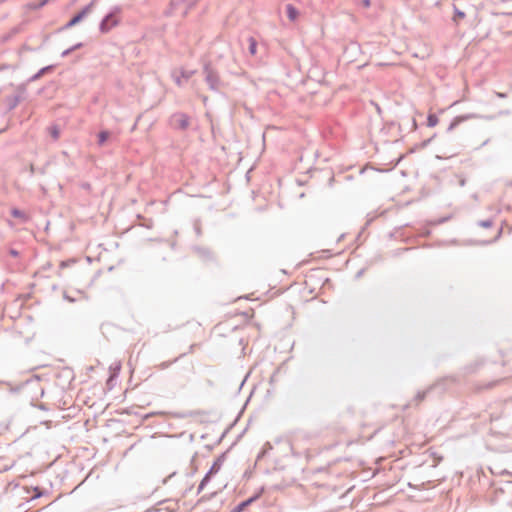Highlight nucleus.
Listing matches in <instances>:
<instances>
[{
    "instance_id": "f257e3e1",
    "label": "nucleus",
    "mask_w": 512,
    "mask_h": 512,
    "mask_svg": "<svg viewBox=\"0 0 512 512\" xmlns=\"http://www.w3.org/2000/svg\"><path fill=\"white\" fill-rule=\"evenodd\" d=\"M14 392L24 391L27 394H32V400L42 398L44 396V387L40 383L38 376H33L22 382L15 388H11Z\"/></svg>"
},
{
    "instance_id": "f03ea898",
    "label": "nucleus",
    "mask_w": 512,
    "mask_h": 512,
    "mask_svg": "<svg viewBox=\"0 0 512 512\" xmlns=\"http://www.w3.org/2000/svg\"><path fill=\"white\" fill-rule=\"evenodd\" d=\"M122 12V8L118 5L113 6L110 11L102 18L99 23V31L102 34L109 33L114 27L120 23L119 15Z\"/></svg>"
},
{
    "instance_id": "7ed1b4c3",
    "label": "nucleus",
    "mask_w": 512,
    "mask_h": 512,
    "mask_svg": "<svg viewBox=\"0 0 512 512\" xmlns=\"http://www.w3.org/2000/svg\"><path fill=\"white\" fill-rule=\"evenodd\" d=\"M199 0H171L169 4V8L166 10V16H172L177 11H179L182 6L184 8L181 10V16L186 17L189 11L195 7Z\"/></svg>"
},
{
    "instance_id": "20e7f679",
    "label": "nucleus",
    "mask_w": 512,
    "mask_h": 512,
    "mask_svg": "<svg viewBox=\"0 0 512 512\" xmlns=\"http://www.w3.org/2000/svg\"><path fill=\"white\" fill-rule=\"evenodd\" d=\"M95 3H96V0H92L89 4L85 5L80 11L75 13L65 25L60 27L58 29V32L68 30V29L76 26L77 24L81 23L87 17V15L92 11Z\"/></svg>"
},
{
    "instance_id": "39448f33",
    "label": "nucleus",
    "mask_w": 512,
    "mask_h": 512,
    "mask_svg": "<svg viewBox=\"0 0 512 512\" xmlns=\"http://www.w3.org/2000/svg\"><path fill=\"white\" fill-rule=\"evenodd\" d=\"M203 73L205 74V81L212 91H218L220 78L217 71L212 67L210 62H206L203 66Z\"/></svg>"
},
{
    "instance_id": "423d86ee",
    "label": "nucleus",
    "mask_w": 512,
    "mask_h": 512,
    "mask_svg": "<svg viewBox=\"0 0 512 512\" xmlns=\"http://www.w3.org/2000/svg\"><path fill=\"white\" fill-rule=\"evenodd\" d=\"M169 124L175 129L186 130L190 125V117L184 112H176L170 116Z\"/></svg>"
},
{
    "instance_id": "0eeeda50",
    "label": "nucleus",
    "mask_w": 512,
    "mask_h": 512,
    "mask_svg": "<svg viewBox=\"0 0 512 512\" xmlns=\"http://www.w3.org/2000/svg\"><path fill=\"white\" fill-rule=\"evenodd\" d=\"M57 385L62 389L70 387L72 381L75 379V374L72 368L64 367L56 373Z\"/></svg>"
},
{
    "instance_id": "6e6552de",
    "label": "nucleus",
    "mask_w": 512,
    "mask_h": 512,
    "mask_svg": "<svg viewBox=\"0 0 512 512\" xmlns=\"http://www.w3.org/2000/svg\"><path fill=\"white\" fill-rule=\"evenodd\" d=\"M265 491V488L262 486L260 487L253 495L248 497L247 499L241 501L238 503L230 512H243L246 510L250 505H252L254 502H256L258 499L261 498Z\"/></svg>"
},
{
    "instance_id": "1a4fd4ad",
    "label": "nucleus",
    "mask_w": 512,
    "mask_h": 512,
    "mask_svg": "<svg viewBox=\"0 0 512 512\" xmlns=\"http://www.w3.org/2000/svg\"><path fill=\"white\" fill-rule=\"evenodd\" d=\"M229 450L230 449H227L226 451L222 452L212 463L211 467L209 468V470L206 472V474L204 475V478H209V482L211 481L212 477L214 475H216L223 463L225 462L226 458H227V454L229 453Z\"/></svg>"
},
{
    "instance_id": "9d476101",
    "label": "nucleus",
    "mask_w": 512,
    "mask_h": 512,
    "mask_svg": "<svg viewBox=\"0 0 512 512\" xmlns=\"http://www.w3.org/2000/svg\"><path fill=\"white\" fill-rule=\"evenodd\" d=\"M444 384H445V379H441V380L437 381L435 384L429 386L426 390L418 391L414 397V402L416 403V405H418L421 401H423L432 390L441 387V391H444L445 390Z\"/></svg>"
},
{
    "instance_id": "9b49d317",
    "label": "nucleus",
    "mask_w": 512,
    "mask_h": 512,
    "mask_svg": "<svg viewBox=\"0 0 512 512\" xmlns=\"http://www.w3.org/2000/svg\"><path fill=\"white\" fill-rule=\"evenodd\" d=\"M478 115L477 114H474V113H469V114H464V115H458L456 117H454L452 119V121L450 122L448 128H447V132H451L453 131L456 127H458L461 123L467 121V120H470V119H474V118H477Z\"/></svg>"
},
{
    "instance_id": "f8f14e48",
    "label": "nucleus",
    "mask_w": 512,
    "mask_h": 512,
    "mask_svg": "<svg viewBox=\"0 0 512 512\" xmlns=\"http://www.w3.org/2000/svg\"><path fill=\"white\" fill-rule=\"evenodd\" d=\"M56 65L50 64L39 69L35 74L28 78L27 83L35 82L39 80L43 75L51 73L55 70Z\"/></svg>"
},
{
    "instance_id": "ddd939ff",
    "label": "nucleus",
    "mask_w": 512,
    "mask_h": 512,
    "mask_svg": "<svg viewBox=\"0 0 512 512\" xmlns=\"http://www.w3.org/2000/svg\"><path fill=\"white\" fill-rule=\"evenodd\" d=\"M20 102H21V95L7 96L5 98L7 112L14 110Z\"/></svg>"
},
{
    "instance_id": "4468645a",
    "label": "nucleus",
    "mask_w": 512,
    "mask_h": 512,
    "mask_svg": "<svg viewBox=\"0 0 512 512\" xmlns=\"http://www.w3.org/2000/svg\"><path fill=\"white\" fill-rule=\"evenodd\" d=\"M286 16L290 21H296L300 15V11L293 4H287L285 6Z\"/></svg>"
},
{
    "instance_id": "2eb2a0df",
    "label": "nucleus",
    "mask_w": 512,
    "mask_h": 512,
    "mask_svg": "<svg viewBox=\"0 0 512 512\" xmlns=\"http://www.w3.org/2000/svg\"><path fill=\"white\" fill-rule=\"evenodd\" d=\"M10 214H11V216H12L13 218L20 219V220H22L23 222H27V221H28V216H27V214H26L23 210H21V209H19V208H17V207H13V208L10 210Z\"/></svg>"
},
{
    "instance_id": "dca6fc26",
    "label": "nucleus",
    "mask_w": 512,
    "mask_h": 512,
    "mask_svg": "<svg viewBox=\"0 0 512 512\" xmlns=\"http://www.w3.org/2000/svg\"><path fill=\"white\" fill-rule=\"evenodd\" d=\"M111 132L109 130H101L97 134V143L99 146H103L107 140L110 138Z\"/></svg>"
},
{
    "instance_id": "f3484780",
    "label": "nucleus",
    "mask_w": 512,
    "mask_h": 512,
    "mask_svg": "<svg viewBox=\"0 0 512 512\" xmlns=\"http://www.w3.org/2000/svg\"><path fill=\"white\" fill-rule=\"evenodd\" d=\"M50 2V0H39V1H33L29 2L27 4V8L30 10H39L43 8L45 5H47Z\"/></svg>"
},
{
    "instance_id": "a211bd4d",
    "label": "nucleus",
    "mask_w": 512,
    "mask_h": 512,
    "mask_svg": "<svg viewBox=\"0 0 512 512\" xmlns=\"http://www.w3.org/2000/svg\"><path fill=\"white\" fill-rule=\"evenodd\" d=\"M466 17L464 11L460 10L456 5H453V17L452 20L458 23L459 20H462Z\"/></svg>"
},
{
    "instance_id": "6ab92c4d",
    "label": "nucleus",
    "mask_w": 512,
    "mask_h": 512,
    "mask_svg": "<svg viewBox=\"0 0 512 512\" xmlns=\"http://www.w3.org/2000/svg\"><path fill=\"white\" fill-rule=\"evenodd\" d=\"M195 250L197 253L206 260H212L213 255L212 252L208 248L204 247H196Z\"/></svg>"
},
{
    "instance_id": "aec40b11",
    "label": "nucleus",
    "mask_w": 512,
    "mask_h": 512,
    "mask_svg": "<svg viewBox=\"0 0 512 512\" xmlns=\"http://www.w3.org/2000/svg\"><path fill=\"white\" fill-rule=\"evenodd\" d=\"M48 132L54 140H58L60 137V127L57 124H53L48 127Z\"/></svg>"
},
{
    "instance_id": "412c9836",
    "label": "nucleus",
    "mask_w": 512,
    "mask_h": 512,
    "mask_svg": "<svg viewBox=\"0 0 512 512\" xmlns=\"http://www.w3.org/2000/svg\"><path fill=\"white\" fill-rule=\"evenodd\" d=\"M273 449V446L270 442H266L261 451L258 453L257 455V460H260L261 458H263L267 453H269L271 450Z\"/></svg>"
},
{
    "instance_id": "4be33fe9",
    "label": "nucleus",
    "mask_w": 512,
    "mask_h": 512,
    "mask_svg": "<svg viewBox=\"0 0 512 512\" xmlns=\"http://www.w3.org/2000/svg\"><path fill=\"white\" fill-rule=\"evenodd\" d=\"M439 122V118L434 113H429L427 116V126L432 128L435 127Z\"/></svg>"
},
{
    "instance_id": "5701e85b",
    "label": "nucleus",
    "mask_w": 512,
    "mask_h": 512,
    "mask_svg": "<svg viewBox=\"0 0 512 512\" xmlns=\"http://www.w3.org/2000/svg\"><path fill=\"white\" fill-rule=\"evenodd\" d=\"M32 490L34 491V495L30 498L29 501L38 499L47 493L46 490L40 488L39 486L32 487Z\"/></svg>"
},
{
    "instance_id": "b1692460",
    "label": "nucleus",
    "mask_w": 512,
    "mask_h": 512,
    "mask_svg": "<svg viewBox=\"0 0 512 512\" xmlns=\"http://www.w3.org/2000/svg\"><path fill=\"white\" fill-rule=\"evenodd\" d=\"M482 365H483V362H482V361H478V360H477V361H475L474 363H472V364H470V365H467V366L465 367V371H466L467 373H474V372H476V371L478 370V368H479L480 366H482Z\"/></svg>"
},
{
    "instance_id": "393cba45",
    "label": "nucleus",
    "mask_w": 512,
    "mask_h": 512,
    "mask_svg": "<svg viewBox=\"0 0 512 512\" xmlns=\"http://www.w3.org/2000/svg\"><path fill=\"white\" fill-rule=\"evenodd\" d=\"M185 356V353L181 354L179 357H176L175 359L171 361H164L158 365V368L160 370H165L168 367H170L173 363L177 362L181 357Z\"/></svg>"
},
{
    "instance_id": "a878e982",
    "label": "nucleus",
    "mask_w": 512,
    "mask_h": 512,
    "mask_svg": "<svg viewBox=\"0 0 512 512\" xmlns=\"http://www.w3.org/2000/svg\"><path fill=\"white\" fill-rule=\"evenodd\" d=\"M27 84L28 83L26 82V83H21L16 86V94L15 95H21V100L23 99L24 95L27 92Z\"/></svg>"
},
{
    "instance_id": "bb28decb",
    "label": "nucleus",
    "mask_w": 512,
    "mask_h": 512,
    "mask_svg": "<svg viewBox=\"0 0 512 512\" xmlns=\"http://www.w3.org/2000/svg\"><path fill=\"white\" fill-rule=\"evenodd\" d=\"M248 51L251 55H255L257 53V41L253 37L249 38Z\"/></svg>"
},
{
    "instance_id": "cd10ccee",
    "label": "nucleus",
    "mask_w": 512,
    "mask_h": 512,
    "mask_svg": "<svg viewBox=\"0 0 512 512\" xmlns=\"http://www.w3.org/2000/svg\"><path fill=\"white\" fill-rule=\"evenodd\" d=\"M240 417H241V412L238 413V415L236 416L233 423L222 433V435L217 440V443H220L222 441V439L226 436V434L229 432V430L237 423V421L240 419Z\"/></svg>"
},
{
    "instance_id": "c85d7f7f",
    "label": "nucleus",
    "mask_w": 512,
    "mask_h": 512,
    "mask_svg": "<svg viewBox=\"0 0 512 512\" xmlns=\"http://www.w3.org/2000/svg\"><path fill=\"white\" fill-rule=\"evenodd\" d=\"M240 417H241V412L238 413V415L236 416L233 423L222 433V435L217 440V443H220L222 441V439L226 436V434L229 432V430L237 423V421L240 419Z\"/></svg>"
},
{
    "instance_id": "c756f323",
    "label": "nucleus",
    "mask_w": 512,
    "mask_h": 512,
    "mask_svg": "<svg viewBox=\"0 0 512 512\" xmlns=\"http://www.w3.org/2000/svg\"><path fill=\"white\" fill-rule=\"evenodd\" d=\"M240 417H241V412L238 413V415L236 416L233 423L222 433V435L217 440V443H220L222 441V439L226 436V434L229 432V430L237 423V421L240 419Z\"/></svg>"
},
{
    "instance_id": "7c9ffc66",
    "label": "nucleus",
    "mask_w": 512,
    "mask_h": 512,
    "mask_svg": "<svg viewBox=\"0 0 512 512\" xmlns=\"http://www.w3.org/2000/svg\"><path fill=\"white\" fill-rule=\"evenodd\" d=\"M436 137V133H434L431 137H429L428 139H425L424 141L420 142V143H417V146H419V149H424L426 148L431 142L432 140Z\"/></svg>"
},
{
    "instance_id": "2f4dec72",
    "label": "nucleus",
    "mask_w": 512,
    "mask_h": 512,
    "mask_svg": "<svg viewBox=\"0 0 512 512\" xmlns=\"http://www.w3.org/2000/svg\"><path fill=\"white\" fill-rule=\"evenodd\" d=\"M209 483V478H202V480L200 481L199 485H198V488H197V494H200L204 488L206 487V485Z\"/></svg>"
},
{
    "instance_id": "473e14b6",
    "label": "nucleus",
    "mask_w": 512,
    "mask_h": 512,
    "mask_svg": "<svg viewBox=\"0 0 512 512\" xmlns=\"http://www.w3.org/2000/svg\"><path fill=\"white\" fill-rule=\"evenodd\" d=\"M478 225L483 228H491L493 226V220L492 219L480 220L478 222Z\"/></svg>"
},
{
    "instance_id": "72a5a7b5",
    "label": "nucleus",
    "mask_w": 512,
    "mask_h": 512,
    "mask_svg": "<svg viewBox=\"0 0 512 512\" xmlns=\"http://www.w3.org/2000/svg\"><path fill=\"white\" fill-rule=\"evenodd\" d=\"M180 73H181L182 78L188 80L190 77H192V75L195 73V71L182 69Z\"/></svg>"
},
{
    "instance_id": "f704fd0d",
    "label": "nucleus",
    "mask_w": 512,
    "mask_h": 512,
    "mask_svg": "<svg viewBox=\"0 0 512 512\" xmlns=\"http://www.w3.org/2000/svg\"><path fill=\"white\" fill-rule=\"evenodd\" d=\"M217 492H213V493H210V494H205L203 495L199 500H198V503H201V502H205V501H208L212 498H214L216 496Z\"/></svg>"
},
{
    "instance_id": "c9c22d12",
    "label": "nucleus",
    "mask_w": 512,
    "mask_h": 512,
    "mask_svg": "<svg viewBox=\"0 0 512 512\" xmlns=\"http://www.w3.org/2000/svg\"><path fill=\"white\" fill-rule=\"evenodd\" d=\"M449 219H451V216H450V215H448V216H445V217H442V218H439V219L435 220V221L433 222V224H436V225H438V224H443V223L447 222Z\"/></svg>"
},
{
    "instance_id": "e433bc0d",
    "label": "nucleus",
    "mask_w": 512,
    "mask_h": 512,
    "mask_svg": "<svg viewBox=\"0 0 512 512\" xmlns=\"http://www.w3.org/2000/svg\"><path fill=\"white\" fill-rule=\"evenodd\" d=\"M120 368H121L120 364H117L114 368L110 367V372L111 371L113 372V375H114L115 378L118 376Z\"/></svg>"
},
{
    "instance_id": "4c0bfd02",
    "label": "nucleus",
    "mask_w": 512,
    "mask_h": 512,
    "mask_svg": "<svg viewBox=\"0 0 512 512\" xmlns=\"http://www.w3.org/2000/svg\"><path fill=\"white\" fill-rule=\"evenodd\" d=\"M82 47H84V43L83 42H78L74 45L71 46V50L70 51H76V50H79L81 49Z\"/></svg>"
},
{
    "instance_id": "58836bf2",
    "label": "nucleus",
    "mask_w": 512,
    "mask_h": 512,
    "mask_svg": "<svg viewBox=\"0 0 512 512\" xmlns=\"http://www.w3.org/2000/svg\"><path fill=\"white\" fill-rule=\"evenodd\" d=\"M114 379H115V377H114V375H113V372L111 371L110 376H109V378H108V380H107V383H106V384H107V386H109V388H110V389H111V388H112V386H113V381H114Z\"/></svg>"
},
{
    "instance_id": "ea45409f",
    "label": "nucleus",
    "mask_w": 512,
    "mask_h": 512,
    "mask_svg": "<svg viewBox=\"0 0 512 512\" xmlns=\"http://www.w3.org/2000/svg\"><path fill=\"white\" fill-rule=\"evenodd\" d=\"M71 263H75V260L74 259H70V260H67V261H62L60 263V267L61 268H65V267L69 266Z\"/></svg>"
},
{
    "instance_id": "a19ab883",
    "label": "nucleus",
    "mask_w": 512,
    "mask_h": 512,
    "mask_svg": "<svg viewBox=\"0 0 512 512\" xmlns=\"http://www.w3.org/2000/svg\"><path fill=\"white\" fill-rule=\"evenodd\" d=\"M63 298H64L66 301L70 302V303H74V302H76V299H75V298H73V297H71V296H69V295L67 294V292H64V293H63Z\"/></svg>"
},
{
    "instance_id": "79ce46f5",
    "label": "nucleus",
    "mask_w": 512,
    "mask_h": 512,
    "mask_svg": "<svg viewBox=\"0 0 512 512\" xmlns=\"http://www.w3.org/2000/svg\"><path fill=\"white\" fill-rule=\"evenodd\" d=\"M32 405L37 407V408H39V409H41V410H44V411H48L49 410L47 404H45V403H40V404H37V405L32 404Z\"/></svg>"
},
{
    "instance_id": "37998d69",
    "label": "nucleus",
    "mask_w": 512,
    "mask_h": 512,
    "mask_svg": "<svg viewBox=\"0 0 512 512\" xmlns=\"http://www.w3.org/2000/svg\"><path fill=\"white\" fill-rule=\"evenodd\" d=\"M9 254L12 256V257H18L20 255V252L14 248H10L9 249Z\"/></svg>"
},
{
    "instance_id": "c03bdc74",
    "label": "nucleus",
    "mask_w": 512,
    "mask_h": 512,
    "mask_svg": "<svg viewBox=\"0 0 512 512\" xmlns=\"http://www.w3.org/2000/svg\"><path fill=\"white\" fill-rule=\"evenodd\" d=\"M360 4L364 8H369L371 6V0H360Z\"/></svg>"
},
{
    "instance_id": "a18cd8bd",
    "label": "nucleus",
    "mask_w": 512,
    "mask_h": 512,
    "mask_svg": "<svg viewBox=\"0 0 512 512\" xmlns=\"http://www.w3.org/2000/svg\"><path fill=\"white\" fill-rule=\"evenodd\" d=\"M71 50V47L65 49L64 51H62L61 53V57L64 58V57H67L69 56L71 53H73V51H70Z\"/></svg>"
},
{
    "instance_id": "49530a36",
    "label": "nucleus",
    "mask_w": 512,
    "mask_h": 512,
    "mask_svg": "<svg viewBox=\"0 0 512 512\" xmlns=\"http://www.w3.org/2000/svg\"><path fill=\"white\" fill-rule=\"evenodd\" d=\"M8 69H14V67L12 65H9V64H2V65H0V72H2L4 70H8Z\"/></svg>"
},
{
    "instance_id": "de8ad7c7",
    "label": "nucleus",
    "mask_w": 512,
    "mask_h": 512,
    "mask_svg": "<svg viewBox=\"0 0 512 512\" xmlns=\"http://www.w3.org/2000/svg\"><path fill=\"white\" fill-rule=\"evenodd\" d=\"M495 95L500 99H505L507 97V93L505 92H495Z\"/></svg>"
},
{
    "instance_id": "09e8293b",
    "label": "nucleus",
    "mask_w": 512,
    "mask_h": 512,
    "mask_svg": "<svg viewBox=\"0 0 512 512\" xmlns=\"http://www.w3.org/2000/svg\"><path fill=\"white\" fill-rule=\"evenodd\" d=\"M418 128V124L415 118L411 119V129L416 130Z\"/></svg>"
},
{
    "instance_id": "8fccbe9b",
    "label": "nucleus",
    "mask_w": 512,
    "mask_h": 512,
    "mask_svg": "<svg viewBox=\"0 0 512 512\" xmlns=\"http://www.w3.org/2000/svg\"><path fill=\"white\" fill-rule=\"evenodd\" d=\"M417 150H419V146H417V144H415L414 146H412V147L408 150V153H409V154H412V153H415Z\"/></svg>"
},
{
    "instance_id": "3c124183",
    "label": "nucleus",
    "mask_w": 512,
    "mask_h": 512,
    "mask_svg": "<svg viewBox=\"0 0 512 512\" xmlns=\"http://www.w3.org/2000/svg\"><path fill=\"white\" fill-rule=\"evenodd\" d=\"M364 272H365V269H364V268L360 269V270L356 273L355 278H356V279H359L360 277H362V276H363Z\"/></svg>"
},
{
    "instance_id": "603ef678",
    "label": "nucleus",
    "mask_w": 512,
    "mask_h": 512,
    "mask_svg": "<svg viewBox=\"0 0 512 512\" xmlns=\"http://www.w3.org/2000/svg\"><path fill=\"white\" fill-rule=\"evenodd\" d=\"M411 248H402V249H398L395 251L394 255H399L400 253L404 252V251H408L410 250Z\"/></svg>"
},
{
    "instance_id": "864d4df0",
    "label": "nucleus",
    "mask_w": 512,
    "mask_h": 512,
    "mask_svg": "<svg viewBox=\"0 0 512 512\" xmlns=\"http://www.w3.org/2000/svg\"><path fill=\"white\" fill-rule=\"evenodd\" d=\"M195 232L197 233V235H200V234H201V229H200V227L195 226Z\"/></svg>"
},
{
    "instance_id": "5fc2aeb1",
    "label": "nucleus",
    "mask_w": 512,
    "mask_h": 512,
    "mask_svg": "<svg viewBox=\"0 0 512 512\" xmlns=\"http://www.w3.org/2000/svg\"><path fill=\"white\" fill-rule=\"evenodd\" d=\"M34 172H35L34 165H32V164H31V165H30V173H31V175H33V174H34Z\"/></svg>"
},
{
    "instance_id": "6e6d98bb",
    "label": "nucleus",
    "mask_w": 512,
    "mask_h": 512,
    "mask_svg": "<svg viewBox=\"0 0 512 512\" xmlns=\"http://www.w3.org/2000/svg\"><path fill=\"white\" fill-rule=\"evenodd\" d=\"M459 184L460 186H464L466 184V180L464 178H462L460 181H459Z\"/></svg>"
},
{
    "instance_id": "4d7b16f0",
    "label": "nucleus",
    "mask_w": 512,
    "mask_h": 512,
    "mask_svg": "<svg viewBox=\"0 0 512 512\" xmlns=\"http://www.w3.org/2000/svg\"><path fill=\"white\" fill-rule=\"evenodd\" d=\"M403 158H404V155H401V156L397 159V161H396V165H398V164L402 161V159H403Z\"/></svg>"
},
{
    "instance_id": "13d9d810",
    "label": "nucleus",
    "mask_w": 512,
    "mask_h": 512,
    "mask_svg": "<svg viewBox=\"0 0 512 512\" xmlns=\"http://www.w3.org/2000/svg\"><path fill=\"white\" fill-rule=\"evenodd\" d=\"M82 187H83L84 189H89V188H90V184H89V183H84V184L82 185Z\"/></svg>"
},
{
    "instance_id": "bf43d9fd",
    "label": "nucleus",
    "mask_w": 512,
    "mask_h": 512,
    "mask_svg": "<svg viewBox=\"0 0 512 512\" xmlns=\"http://www.w3.org/2000/svg\"><path fill=\"white\" fill-rule=\"evenodd\" d=\"M472 198H473L474 200H476V201H477V200H478V194H477V193H474V194L472 195Z\"/></svg>"
},
{
    "instance_id": "052dcab7",
    "label": "nucleus",
    "mask_w": 512,
    "mask_h": 512,
    "mask_svg": "<svg viewBox=\"0 0 512 512\" xmlns=\"http://www.w3.org/2000/svg\"><path fill=\"white\" fill-rule=\"evenodd\" d=\"M175 82H176V84L180 85V84H181V80H180V78H179V77H177V78L175 79Z\"/></svg>"
},
{
    "instance_id": "680f3d73",
    "label": "nucleus",
    "mask_w": 512,
    "mask_h": 512,
    "mask_svg": "<svg viewBox=\"0 0 512 512\" xmlns=\"http://www.w3.org/2000/svg\"><path fill=\"white\" fill-rule=\"evenodd\" d=\"M192 490V486L188 489L185 490V494H187L188 492H190Z\"/></svg>"
},
{
    "instance_id": "e2e57ef3",
    "label": "nucleus",
    "mask_w": 512,
    "mask_h": 512,
    "mask_svg": "<svg viewBox=\"0 0 512 512\" xmlns=\"http://www.w3.org/2000/svg\"><path fill=\"white\" fill-rule=\"evenodd\" d=\"M246 402H249V399H246ZM245 404H247V403H245ZM245 406H246V405H244V406H243V408L241 409V411H240L241 413L243 412V410H244Z\"/></svg>"
},
{
    "instance_id": "0e129e2a",
    "label": "nucleus",
    "mask_w": 512,
    "mask_h": 512,
    "mask_svg": "<svg viewBox=\"0 0 512 512\" xmlns=\"http://www.w3.org/2000/svg\"><path fill=\"white\" fill-rule=\"evenodd\" d=\"M136 125H137V121L135 122V124L132 126V131L136 128Z\"/></svg>"
},
{
    "instance_id": "69168bd1",
    "label": "nucleus",
    "mask_w": 512,
    "mask_h": 512,
    "mask_svg": "<svg viewBox=\"0 0 512 512\" xmlns=\"http://www.w3.org/2000/svg\"><path fill=\"white\" fill-rule=\"evenodd\" d=\"M394 125H395V123H394V122H390V123H389V126H394Z\"/></svg>"
}]
</instances>
